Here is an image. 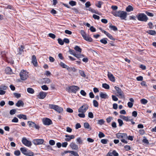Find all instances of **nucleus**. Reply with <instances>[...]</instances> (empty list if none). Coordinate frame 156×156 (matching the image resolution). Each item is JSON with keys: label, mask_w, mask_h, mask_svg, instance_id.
Returning <instances> with one entry per match:
<instances>
[{"label": "nucleus", "mask_w": 156, "mask_h": 156, "mask_svg": "<svg viewBox=\"0 0 156 156\" xmlns=\"http://www.w3.org/2000/svg\"><path fill=\"white\" fill-rule=\"evenodd\" d=\"M47 94V93H46L41 91L39 93V94L37 95V97L39 99H43L46 97Z\"/></svg>", "instance_id": "2eb2a0df"}, {"label": "nucleus", "mask_w": 156, "mask_h": 156, "mask_svg": "<svg viewBox=\"0 0 156 156\" xmlns=\"http://www.w3.org/2000/svg\"><path fill=\"white\" fill-rule=\"evenodd\" d=\"M13 94L17 98H18L21 97V95L20 94L16 93H14Z\"/></svg>", "instance_id": "0e129e2a"}, {"label": "nucleus", "mask_w": 156, "mask_h": 156, "mask_svg": "<svg viewBox=\"0 0 156 156\" xmlns=\"http://www.w3.org/2000/svg\"><path fill=\"white\" fill-rule=\"evenodd\" d=\"M48 36L53 39H54L55 37V35L53 34L50 33L48 34Z\"/></svg>", "instance_id": "69168bd1"}, {"label": "nucleus", "mask_w": 156, "mask_h": 156, "mask_svg": "<svg viewBox=\"0 0 156 156\" xmlns=\"http://www.w3.org/2000/svg\"><path fill=\"white\" fill-rule=\"evenodd\" d=\"M98 136L100 138H101L102 137H104L105 136V135L104 133L100 132L98 134Z\"/></svg>", "instance_id": "3c124183"}, {"label": "nucleus", "mask_w": 156, "mask_h": 156, "mask_svg": "<svg viewBox=\"0 0 156 156\" xmlns=\"http://www.w3.org/2000/svg\"><path fill=\"white\" fill-rule=\"evenodd\" d=\"M120 117L126 121H131L132 120V119H130V118H131L130 117H128L125 116L123 115H120Z\"/></svg>", "instance_id": "aec40b11"}, {"label": "nucleus", "mask_w": 156, "mask_h": 156, "mask_svg": "<svg viewBox=\"0 0 156 156\" xmlns=\"http://www.w3.org/2000/svg\"><path fill=\"white\" fill-rule=\"evenodd\" d=\"M85 5L87 8L89 7L91 5L90 2L89 1L87 2L85 4Z\"/></svg>", "instance_id": "13d9d810"}, {"label": "nucleus", "mask_w": 156, "mask_h": 156, "mask_svg": "<svg viewBox=\"0 0 156 156\" xmlns=\"http://www.w3.org/2000/svg\"><path fill=\"white\" fill-rule=\"evenodd\" d=\"M14 153L16 155L19 156L20 154V151L17 150L15 151Z\"/></svg>", "instance_id": "338daca9"}, {"label": "nucleus", "mask_w": 156, "mask_h": 156, "mask_svg": "<svg viewBox=\"0 0 156 156\" xmlns=\"http://www.w3.org/2000/svg\"><path fill=\"white\" fill-rule=\"evenodd\" d=\"M80 34L83 38L87 35L84 30H82L80 31Z\"/></svg>", "instance_id": "de8ad7c7"}, {"label": "nucleus", "mask_w": 156, "mask_h": 156, "mask_svg": "<svg viewBox=\"0 0 156 156\" xmlns=\"http://www.w3.org/2000/svg\"><path fill=\"white\" fill-rule=\"evenodd\" d=\"M20 150L24 155L29 156H33L34 155V154L32 152L27 149L25 147H21Z\"/></svg>", "instance_id": "7ed1b4c3"}, {"label": "nucleus", "mask_w": 156, "mask_h": 156, "mask_svg": "<svg viewBox=\"0 0 156 156\" xmlns=\"http://www.w3.org/2000/svg\"><path fill=\"white\" fill-rule=\"evenodd\" d=\"M105 121L103 119H100L98 121V124L100 125L103 124Z\"/></svg>", "instance_id": "79ce46f5"}, {"label": "nucleus", "mask_w": 156, "mask_h": 156, "mask_svg": "<svg viewBox=\"0 0 156 156\" xmlns=\"http://www.w3.org/2000/svg\"><path fill=\"white\" fill-rule=\"evenodd\" d=\"M44 82L45 83L48 84L51 82L50 79L48 78H44L43 79Z\"/></svg>", "instance_id": "c9c22d12"}, {"label": "nucleus", "mask_w": 156, "mask_h": 156, "mask_svg": "<svg viewBox=\"0 0 156 156\" xmlns=\"http://www.w3.org/2000/svg\"><path fill=\"white\" fill-rule=\"evenodd\" d=\"M69 146L73 150H76L78 149V146L74 142L71 143Z\"/></svg>", "instance_id": "a211bd4d"}, {"label": "nucleus", "mask_w": 156, "mask_h": 156, "mask_svg": "<svg viewBox=\"0 0 156 156\" xmlns=\"http://www.w3.org/2000/svg\"><path fill=\"white\" fill-rule=\"evenodd\" d=\"M29 127L35 128L36 129H39L40 127L38 124H36L34 122L32 121H29L28 122Z\"/></svg>", "instance_id": "9b49d317"}, {"label": "nucleus", "mask_w": 156, "mask_h": 156, "mask_svg": "<svg viewBox=\"0 0 156 156\" xmlns=\"http://www.w3.org/2000/svg\"><path fill=\"white\" fill-rule=\"evenodd\" d=\"M22 142L24 145L28 147H30L32 145L31 141L28 140L26 137H24L22 138Z\"/></svg>", "instance_id": "9d476101"}, {"label": "nucleus", "mask_w": 156, "mask_h": 156, "mask_svg": "<svg viewBox=\"0 0 156 156\" xmlns=\"http://www.w3.org/2000/svg\"><path fill=\"white\" fill-rule=\"evenodd\" d=\"M84 127L86 129H89V128L90 125L88 122H85L84 124Z\"/></svg>", "instance_id": "bf43d9fd"}, {"label": "nucleus", "mask_w": 156, "mask_h": 156, "mask_svg": "<svg viewBox=\"0 0 156 156\" xmlns=\"http://www.w3.org/2000/svg\"><path fill=\"white\" fill-rule=\"evenodd\" d=\"M43 123L45 125L49 126L52 124V121L49 119L45 118L42 120Z\"/></svg>", "instance_id": "f8f14e48"}, {"label": "nucleus", "mask_w": 156, "mask_h": 156, "mask_svg": "<svg viewBox=\"0 0 156 156\" xmlns=\"http://www.w3.org/2000/svg\"><path fill=\"white\" fill-rule=\"evenodd\" d=\"M84 113H79L78 114V116L80 118H84L85 117V115Z\"/></svg>", "instance_id": "052dcab7"}, {"label": "nucleus", "mask_w": 156, "mask_h": 156, "mask_svg": "<svg viewBox=\"0 0 156 156\" xmlns=\"http://www.w3.org/2000/svg\"><path fill=\"white\" fill-rule=\"evenodd\" d=\"M60 65L63 68H66L67 66V65L62 62H61L59 63Z\"/></svg>", "instance_id": "a18cd8bd"}, {"label": "nucleus", "mask_w": 156, "mask_h": 156, "mask_svg": "<svg viewBox=\"0 0 156 156\" xmlns=\"http://www.w3.org/2000/svg\"><path fill=\"white\" fill-rule=\"evenodd\" d=\"M17 117L20 119H23L24 120L27 119V116L23 114H20L17 115Z\"/></svg>", "instance_id": "a878e982"}, {"label": "nucleus", "mask_w": 156, "mask_h": 156, "mask_svg": "<svg viewBox=\"0 0 156 156\" xmlns=\"http://www.w3.org/2000/svg\"><path fill=\"white\" fill-rule=\"evenodd\" d=\"M93 104L94 106L96 107H98V102L95 100L93 101Z\"/></svg>", "instance_id": "49530a36"}, {"label": "nucleus", "mask_w": 156, "mask_h": 156, "mask_svg": "<svg viewBox=\"0 0 156 156\" xmlns=\"http://www.w3.org/2000/svg\"><path fill=\"white\" fill-rule=\"evenodd\" d=\"M109 28L115 31H116L118 30L117 27L116 26L112 25H110L109 26Z\"/></svg>", "instance_id": "e433bc0d"}, {"label": "nucleus", "mask_w": 156, "mask_h": 156, "mask_svg": "<svg viewBox=\"0 0 156 156\" xmlns=\"http://www.w3.org/2000/svg\"><path fill=\"white\" fill-rule=\"evenodd\" d=\"M89 106L87 104H84L80 107L78 109V112L85 113L88 108Z\"/></svg>", "instance_id": "1a4fd4ad"}, {"label": "nucleus", "mask_w": 156, "mask_h": 156, "mask_svg": "<svg viewBox=\"0 0 156 156\" xmlns=\"http://www.w3.org/2000/svg\"><path fill=\"white\" fill-rule=\"evenodd\" d=\"M108 76L109 80L112 82H115V77L111 73L108 72Z\"/></svg>", "instance_id": "6ab92c4d"}, {"label": "nucleus", "mask_w": 156, "mask_h": 156, "mask_svg": "<svg viewBox=\"0 0 156 156\" xmlns=\"http://www.w3.org/2000/svg\"><path fill=\"white\" fill-rule=\"evenodd\" d=\"M1 54L2 58L5 60H6L7 59V57L6 55L5 52L4 51H2Z\"/></svg>", "instance_id": "cd10ccee"}, {"label": "nucleus", "mask_w": 156, "mask_h": 156, "mask_svg": "<svg viewBox=\"0 0 156 156\" xmlns=\"http://www.w3.org/2000/svg\"><path fill=\"white\" fill-rule=\"evenodd\" d=\"M115 88L117 91V92L119 94V98L121 99H123L125 98V96L123 91L119 87L115 86Z\"/></svg>", "instance_id": "0eeeda50"}, {"label": "nucleus", "mask_w": 156, "mask_h": 156, "mask_svg": "<svg viewBox=\"0 0 156 156\" xmlns=\"http://www.w3.org/2000/svg\"><path fill=\"white\" fill-rule=\"evenodd\" d=\"M113 155L114 156H118L119 154L115 150H114L112 152Z\"/></svg>", "instance_id": "774afa93"}, {"label": "nucleus", "mask_w": 156, "mask_h": 156, "mask_svg": "<svg viewBox=\"0 0 156 156\" xmlns=\"http://www.w3.org/2000/svg\"><path fill=\"white\" fill-rule=\"evenodd\" d=\"M23 105L24 103L21 100L18 101L16 104V106L18 107H20L21 106H23Z\"/></svg>", "instance_id": "4be33fe9"}, {"label": "nucleus", "mask_w": 156, "mask_h": 156, "mask_svg": "<svg viewBox=\"0 0 156 156\" xmlns=\"http://www.w3.org/2000/svg\"><path fill=\"white\" fill-rule=\"evenodd\" d=\"M102 86V87L105 89H108L109 88V85L107 83H105L103 84Z\"/></svg>", "instance_id": "a19ab883"}, {"label": "nucleus", "mask_w": 156, "mask_h": 156, "mask_svg": "<svg viewBox=\"0 0 156 156\" xmlns=\"http://www.w3.org/2000/svg\"><path fill=\"white\" fill-rule=\"evenodd\" d=\"M19 53L18 54L19 55H21L22 53L24 51L23 49H24V47L23 46L21 45L20 47H19L18 48Z\"/></svg>", "instance_id": "5701e85b"}, {"label": "nucleus", "mask_w": 156, "mask_h": 156, "mask_svg": "<svg viewBox=\"0 0 156 156\" xmlns=\"http://www.w3.org/2000/svg\"><path fill=\"white\" fill-rule=\"evenodd\" d=\"M44 141L42 139H36L33 140V143L35 145H40L43 144Z\"/></svg>", "instance_id": "ddd939ff"}, {"label": "nucleus", "mask_w": 156, "mask_h": 156, "mask_svg": "<svg viewBox=\"0 0 156 156\" xmlns=\"http://www.w3.org/2000/svg\"><path fill=\"white\" fill-rule=\"evenodd\" d=\"M112 119V117L111 116L109 117L106 119V121L108 123H110L111 121V120Z\"/></svg>", "instance_id": "5fc2aeb1"}, {"label": "nucleus", "mask_w": 156, "mask_h": 156, "mask_svg": "<svg viewBox=\"0 0 156 156\" xmlns=\"http://www.w3.org/2000/svg\"><path fill=\"white\" fill-rule=\"evenodd\" d=\"M58 43L61 45H63L64 44L63 41H62L61 38H58Z\"/></svg>", "instance_id": "09e8293b"}, {"label": "nucleus", "mask_w": 156, "mask_h": 156, "mask_svg": "<svg viewBox=\"0 0 156 156\" xmlns=\"http://www.w3.org/2000/svg\"><path fill=\"white\" fill-rule=\"evenodd\" d=\"M79 73L81 76L84 77H86V75H85L84 72L83 71L80 70H79Z\"/></svg>", "instance_id": "ea45409f"}, {"label": "nucleus", "mask_w": 156, "mask_h": 156, "mask_svg": "<svg viewBox=\"0 0 156 156\" xmlns=\"http://www.w3.org/2000/svg\"><path fill=\"white\" fill-rule=\"evenodd\" d=\"M70 154L69 156H73L72 155L74 156H79L77 152L74 151H70Z\"/></svg>", "instance_id": "c85d7f7f"}, {"label": "nucleus", "mask_w": 156, "mask_h": 156, "mask_svg": "<svg viewBox=\"0 0 156 156\" xmlns=\"http://www.w3.org/2000/svg\"><path fill=\"white\" fill-rule=\"evenodd\" d=\"M138 20L143 22H147L148 19L147 16L144 13H140L136 16Z\"/></svg>", "instance_id": "f03ea898"}, {"label": "nucleus", "mask_w": 156, "mask_h": 156, "mask_svg": "<svg viewBox=\"0 0 156 156\" xmlns=\"http://www.w3.org/2000/svg\"><path fill=\"white\" fill-rule=\"evenodd\" d=\"M83 39L86 41L89 42H92L93 41V39L90 36H87V35L83 38Z\"/></svg>", "instance_id": "393cba45"}, {"label": "nucleus", "mask_w": 156, "mask_h": 156, "mask_svg": "<svg viewBox=\"0 0 156 156\" xmlns=\"http://www.w3.org/2000/svg\"><path fill=\"white\" fill-rule=\"evenodd\" d=\"M27 92L30 94H33L34 92V90L31 88H28L27 89Z\"/></svg>", "instance_id": "473e14b6"}, {"label": "nucleus", "mask_w": 156, "mask_h": 156, "mask_svg": "<svg viewBox=\"0 0 156 156\" xmlns=\"http://www.w3.org/2000/svg\"><path fill=\"white\" fill-rule=\"evenodd\" d=\"M49 144L51 145H54L55 144V142L53 140H50L49 141Z\"/></svg>", "instance_id": "e2e57ef3"}, {"label": "nucleus", "mask_w": 156, "mask_h": 156, "mask_svg": "<svg viewBox=\"0 0 156 156\" xmlns=\"http://www.w3.org/2000/svg\"><path fill=\"white\" fill-rule=\"evenodd\" d=\"M107 40H108V39L107 38H103V39H101L100 40V42L101 43H102L104 44H105L107 43Z\"/></svg>", "instance_id": "7c9ffc66"}, {"label": "nucleus", "mask_w": 156, "mask_h": 156, "mask_svg": "<svg viewBox=\"0 0 156 156\" xmlns=\"http://www.w3.org/2000/svg\"><path fill=\"white\" fill-rule=\"evenodd\" d=\"M76 140L79 144H82L83 142V140L80 137H79L77 138Z\"/></svg>", "instance_id": "2f4dec72"}, {"label": "nucleus", "mask_w": 156, "mask_h": 156, "mask_svg": "<svg viewBox=\"0 0 156 156\" xmlns=\"http://www.w3.org/2000/svg\"><path fill=\"white\" fill-rule=\"evenodd\" d=\"M8 87L5 85H2L0 86V89L2 90H6L7 89Z\"/></svg>", "instance_id": "c03bdc74"}, {"label": "nucleus", "mask_w": 156, "mask_h": 156, "mask_svg": "<svg viewBox=\"0 0 156 156\" xmlns=\"http://www.w3.org/2000/svg\"><path fill=\"white\" fill-rule=\"evenodd\" d=\"M106 35V36L111 40L113 41H115V39L113 37L112 35L108 33V32Z\"/></svg>", "instance_id": "f704fd0d"}, {"label": "nucleus", "mask_w": 156, "mask_h": 156, "mask_svg": "<svg viewBox=\"0 0 156 156\" xmlns=\"http://www.w3.org/2000/svg\"><path fill=\"white\" fill-rule=\"evenodd\" d=\"M88 116L90 118H93L94 117L93 113L91 112H89L88 114Z\"/></svg>", "instance_id": "680f3d73"}, {"label": "nucleus", "mask_w": 156, "mask_h": 156, "mask_svg": "<svg viewBox=\"0 0 156 156\" xmlns=\"http://www.w3.org/2000/svg\"><path fill=\"white\" fill-rule=\"evenodd\" d=\"M147 100L144 98L140 100V102L142 104L145 105L147 103Z\"/></svg>", "instance_id": "4c0bfd02"}, {"label": "nucleus", "mask_w": 156, "mask_h": 156, "mask_svg": "<svg viewBox=\"0 0 156 156\" xmlns=\"http://www.w3.org/2000/svg\"><path fill=\"white\" fill-rule=\"evenodd\" d=\"M100 96L102 98L106 99L108 98L107 94L105 93L101 92L100 94Z\"/></svg>", "instance_id": "412c9836"}, {"label": "nucleus", "mask_w": 156, "mask_h": 156, "mask_svg": "<svg viewBox=\"0 0 156 156\" xmlns=\"http://www.w3.org/2000/svg\"><path fill=\"white\" fill-rule=\"evenodd\" d=\"M70 151H64L63 152H62L61 153V155L62 156H64L65 155V154H66L67 153H70Z\"/></svg>", "instance_id": "4d7b16f0"}, {"label": "nucleus", "mask_w": 156, "mask_h": 156, "mask_svg": "<svg viewBox=\"0 0 156 156\" xmlns=\"http://www.w3.org/2000/svg\"><path fill=\"white\" fill-rule=\"evenodd\" d=\"M69 52L70 54L73 55L79 59H80V58H82L84 56V55L83 54H76L75 51L73 50H69Z\"/></svg>", "instance_id": "6e6552de"}, {"label": "nucleus", "mask_w": 156, "mask_h": 156, "mask_svg": "<svg viewBox=\"0 0 156 156\" xmlns=\"http://www.w3.org/2000/svg\"><path fill=\"white\" fill-rule=\"evenodd\" d=\"M66 89L69 92L76 93V91L79 90V88L77 86H73L69 87Z\"/></svg>", "instance_id": "423d86ee"}, {"label": "nucleus", "mask_w": 156, "mask_h": 156, "mask_svg": "<svg viewBox=\"0 0 156 156\" xmlns=\"http://www.w3.org/2000/svg\"><path fill=\"white\" fill-rule=\"evenodd\" d=\"M11 69L9 67H7L5 69V72L9 74L10 73L11 71Z\"/></svg>", "instance_id": "37998d69"}, {"label": "nucleus", "mask_w": 156, "mask_h": 156, "mask_svg": "<svg viewBox=\"0 0 156 156\" xmlns=\"http://www.w3.org/2000/svg\"><path fill=\"white\" fill-rule=\"evenodd\" d=\"M69 4L71 6H73L76 5V3L75 1H71L69 2Z\"/></svg>", "instance_id": "58836bf2"}, {"label": "nucleus", "mask_w": 156, "mask_h": 156, "mask_svg": "<svg viewBox=\"0 0 156 156\" xmlns=\"http://www.w3.org/2000/svg\"><path fill=\"white\" fill-rule=\"evenodd\" d=\"M20 76V79L23 80H26L28 77V73L26 70H23L21 71Z\"/></svg>", "instance_id": "39448f33"}, {"label": "nucleus", "mask_w": 156, "mask_h": 156, "mask_svg": "<svg viewBox=\"0 0 156 156\" xmlns=\"http://www.w3.org/2000/svg\"><path fill=\"white\" fill-rule=\"evenodd\" d=\"M49 107L50 109H54L59 113H61L63 111V108L57 105L49 104Z\"/></svg>", "instance_id": "20e7f679"}, {"label": "nucleus", "mask_w": 156, "mask_h": 156, "mask_svg": "<svg viewBox=\"0 0 156 156\" xmlns=\"http://www.w3.org/2000/svg\"><path fill=\"white\" fill-rule=\"evenodd\" d=\"M112 13L114 16L119 17L121 20H126L127 13L126 12L122 11H115L112 12Z\"/></svg>", "instance_id": "f257e3e1"}, {"label": "nucleus", "mask_w": 156, "mask_h": 156, "mask_svg": "<svg viewBox=\"0 0 156 156\" xmlns=\"http://www.w3.org/2000/svg\"><path fill=\"white\" fill-rule=\"evenodd\" d=\"M146 33L152 35H154L156 34V31L152 30L147 31Z\"/></svg>", "instance_id": "b1692460"}, {"label": "nucleus", "mask_w": 156, "mask_h": 156, "mask_svg": "<svg viewBox=\"0 0 156 156\" xmlns=\"http://www.w3.org/2000/svg\"><path fill=\"white\" fill-rule=\"evenodd\" d=\"M16 109H13L11 110L10 111L9 113L10 115H12L16 113Z\"/></svg>", "instance_id": "603ef678"}, {"label": "nucleus", "mask_w": 156, "mask_h": 156, "mask_svg": "<svg viewBox=\"0 0 156 156\" xmlns=\"http://www.w3.org/2000/svg\"><path fill=\"white\" fill-rule=\"evenodd\" d=\"M65 137L66 138L65 139V140L67 142L70 141L71 139H73L75 138V136L74 135H68L66 134L65 135Z\"/></svg>", "instance_id": "dca6fc26"}, {"label": "nucleus", "mask_w": 156, "mask_h": 156, "mask_svg": "<svg viewBox=\"0 0 156 156\" xmlns=\"http://www.w3.org/2000/svg\"><path fill=\"white\" fill-rule=\"evenodd\" d=\"M103 3V2L100 1H97V2L95 3V5L98 8H101V6Z\"/></svg>", "instance_id": "bb28decb"}, {"label": "nucleus", "mask_w": 156, "mask_h": 156, "mask_svg": "<svg viewBox=\"0 0 156 156\" xmlns=\"http://www.w3.org/2000/svg\"><path fill=\"white\" fill-rule=\"evenodd\" d=\"M108 141V140L107 139H102L101 140V142L103 144H107Z\"/></svg>", "instance_id": "6e6d98bb"}, {"label": "nucleus", "mask_w": 156, "mask_h": 156, "mask_svg": "<svg viewBox=\"0 0 156 156\" xmlns=\"http://www.w3.org/2000/svg\"><path fill=\"white\" fill-rule=\"evenodd\" d=\"M118 121L119 123V126H121L123 124L122 121L121 119H118Z\"/></svg>", "instance_id": "8fccbe9b"}, {"label": "nucleus", "mask_w": 156, "mask_h": 156, "mask_svg": "<svg viewBox=\"0 0 156 156\" xmlns=\"http://www.w3.org/2000/svg\"><path fill=\"white\" fill-rule=\"evenodd\" d=\"M116 136L118 138H126L127 136L126 133H118L116 134Z\"/></svg>", "instance_id": "4468645a"}, {"label": "nucleus", "mask_w": 156, "mask_h": 156, "mask_svg": "<svg viewBox=\"0 0 156 156\" xmlns=\"http://www.w3.org/2000/svg\"><path fill=\"white\" fill-rule=\"evenodd\" d=\"M42 89L45 90H48V88L46 85H44L41 87Z\"/></svg>", "instance_id": "864d4df0"}, {"label": "nucleus", "mask_w": 156, "mask_h": 156, "mask_svg": "<svg viewBox=\"0 0 156 156\" xmlns=\"http://www.w3.org/2000/svg\"><path fill=\"white\" fill-rule=\"evenodd\" d=\"M32 63L35 66H37V61L36 56L34 55L32 56Z\"/></svg>", "instance_id": "f3484780"}, {"label": "nucleus", "mask_w": 156, "mask_h": 156, "mask_svg": "<svg viewBox=\"0 0 156 156\" xmlns=\"http://www.w3.org/2000/svg\"><path fill=\"white\" fill-rule=\"evenodd\" d=\"M126 10L127 12H129L133 10V8L131 6L129 5L126 8Z\"/></svg>", "instance_id": "72a5a7b5"}, {"label": "nucleus", "mask_w": 156, "mask_h": 156, "mask_svg": "<svg viewBox=\"0 0 156 156\" xmlns=\"http://www.w3.org/2000/svg\"><path fill=\"white\" fill-rule=\"evenodd\" d=\"M74 49L76 51L79 52L80 53L81 52V49L78 46H76L74 48Z\"/></svg>", "instance_id": "c756f323"}]
</instances>
